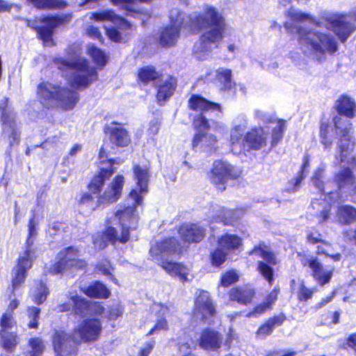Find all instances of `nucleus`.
<instances>
[{"mask_svg":"<svg viewBox=\"0 0 356 356\" xmlns=\"http://www.w3.org/2000/svg\"><path fill=\"white\" fill-rule=\"evenodd\" d=\"M134 176L137 181L139 189H133L127 198V207L124 210H118L115 217L118 219L121 225L122 232L118 235L114 227H108L103 234L97 233L93 235L92 240L95 248L102 250L107 246V241L111 243L120 242L125 243L129 239V232L135 229L138 222V215L136 207L142 202L140 193L147 191L149 180V172L146 166L136 165L134 168Z\"/></svg>","mask_w":356,"mask_h":356,"instance_id":"nucleus-1","label":"nucleus"},{"mask_svg":"<svg viewBox=\"0 0 356 356\" xmlns=\"http://www.w3.org/2000/svg\"><path fill=\"white\" fill-rule=\"evenodd\" d=\"M203 10L202 14L190 19L191 26L208 28L194 47V54L200 60L206 59L214 49L218 47L226 29L224 19L216 8L207 5Z\"/></svg>","mask_w":356,"mask_h":356,"instance_id":"nucleus-2","label":"nucleus"},{"mask_svg":"<svg viewBox=\"0 0 356 356\" xmlns=\"http://www.w3.org/2000/svg\"><path fill=\"white\" fill-rule=\"evenodd\" d=\"M323 178V170L320 168L314 172L312 178V183L324 195V200H314L312 203L314 209H316L317 212L319 211V213L317 214L318 223L325 222L330 217V204L326 203L325 199L328 198L330 201H332L334 198L337 200L339 195L337 193H334V191H337L339 188L353 185L355 180L353 173L349 168L343 169L336 175L335 181L337 186L333 188L331 187V184H324Z\"/></svg>","mask_w":356,"mask_h":356,"instance_id":"nucleus-3","label":"nucleus"},{"mask_svg":"<svg viewBox=\"0 0 356 356\" xmlns=\"http://www.w3.org/2000/svg\"><path fill=\"white\" fill-rule=\"evenodd\" d=\"M114 172V170L101 167V172L95 176L89 185V191L96 195L98 205H108L118 201L121 197L124 179L122 175H117L113 181L103 189L104 181Z\"/></svg>","mask_w":356,"mask_h":356,"instance_id":"nucleus-4","label":"nucleus"},{"mask_svg":"<svg viewBox=\"0 0 356 356\" xmlns=\"http://www.w3.org/2000/svg\"><path fill=\"white\" fill-rule=\"evenodd\" d=\"M54 62L60 70L69 72L68 81L77 89L86 88L97 79L95 69L84 58L75 57L70 60L56 58Z\"/></svg>","mask_w":356,"mask_h":356,"instance_id":"nucleus-5","label":"nucleus"},{"mask_svg":"<svg viewBox=\"0 0 356 356\" xmlns=\"http://www.w3.org/2000/svg\"><path fill=\"white\" fill-rule=\"evenodd\" d=\"M37 94L41 104L44 106H56L64 111L74 108L79 99L76 92L49 82L39 84Z\"/></svg>","mask_w":356,"mask_h":356,"instance_id":"nucleus-6","label":"nucleus"},{"mask_svg":"<svg viewBox=\"0 0 356 356\" xmlns=\"http://www.w3.org/2000/svg\"><path fill=\"white\" fill-rule=\"evenodd\" d=\"M299 44L305 53L312 51L317 55L332 54L337 50L334 37L330 33L298 29Z\"/></svg>","mask_w":356,"mask_h":356,"instance_id":"nucleus-7","label":"nucleus"},{"mask_svg":"<svg viewBox=\"0 0 356 356\" xmlns=\"http://www.w3.org/2000/svg\"><path fill=\"white\" fill-rule=\"evenodd\" d=\"M333 121L336 134L338 136L336 159L341 162H346L351 165H355L356 160L353 154L355 141L350 135L351 124L349 120L341 116H336Z\"/></svg>","mask_w":356,"mask_h":356,"instance_id":"nucleus-8","label":"nucleus"},{"mask_svg":"<svg viewBox=\"0 0 356 356\" xmlns=\"http://www.w3.org/2000/svg\"><path fill=\"white\" fill-rule=\"evenodd\" d=\"M54 335L52 343L56 356H76L78 346L81 343H88L97 339L99 335Z\"/></svg>","mask_w":356,"mask_h":356,"instance_id":"nucleus-9","label":"nucleus"},{"mask_svg":"<svg viewBox=\"0 0 356 356\" xmlns=\"http://www.w3.org/2000/svg\"><path fill=\"white\" fill-rule=\"evenodd\" d=\"M79 257V250L76 248L68 247L62 250L58 254V261L51 268V273L56 275L67 270L83 268L86 264Z\"/></svg>","mask_w":356,"mask_h":356,"instance_id":"nucleus-10","label":"nucleus"},{"mask_svg":"<svg viewBox=\"0 0 356 356\" xmlns=\"http://www.w3.org/2000/svg\"><path fill=\"white\" fill-rule=\"evenodd\" d=\"M8 99L4 97L0 101V110L1 111V122L3 124V134L8 138L10 145L19 141L20 134L15 122V113L13 108L8 106Z\"/></svg>","mask_w":356,"mask_h":356,"instance_id":"nucleus-11","label":"nucleus"},{"mask_svg":"<svg viewBox=\"0 0 356 356\" xmlns=\"http://www.w3.org/2000/svg\"><path fill=\"white\" fill-rule=\"evenodd\" d=\"M241 175V171L229 163L216 161L211 172V182L220 191L225 189V184L229 179H236Z\"/></svg>","mask_w":356,"mask_h":356,"instance_id":"nucleus-12","label":"nucleus"},{"mask_svg":"<svg viewBox=\"0 0 356 356\" xmlns=\"http://www.w3.org/2000/svg\"><path fill=\"white\" fill-rule=\"evenodd\" d=\"M184 14L177 8H173L170 12L169 26L166 27L161 33L160 43L163 47L174 45L179 37L180 28L184 24Z\"/></svg>","mask_w":356,"mask_h":356,"instance_id":"nucleus-13","label":"nucleus"},{"mask_svg":"<svg viewBox=\"0 0 356 356\" xmlns=\"http://www.w3.org/2000/svg\"><path fill=\"white\" fill-rule=\"evenodd\" d=\"M324 19L327 22L328 28L333 29L342 42L347 40L355 29L350 16L328 13L325 15Z\"/></svg>","mask_w":356,"mask_h":356,"instance_id":"nucleus-14","label":"nucleus"},{"mask_svg":"<svg viewBox=\"0 0 356 356\" xmlns=\"http://www.w3.org/2000/svg\"><path fill=\"white\" fill-rule=\"evenodd\" d=\"M195 296L193 317L201 321H209L214 316L216 309L209 293L203 290H198Z\"/></svg>","mask_w":356,"mask_h":356,"instance_id":"nucleus-15","label":"nucleus"},{"mask_svg":"<svg viewBox=\"0 0 356 356\" xmlns=\"http://www.w3.org/2000/svg\"><path fill=\"white\" fill-rule=\"evenodd\" d=\"M300 262L304 266H308L311 268L312 277L320 286L330 282L333 270L325 269L317 258L304 256L300 259Z\"/></svg>","mask_w":356,"mask_h":356,"instance_id":"nucleus-16","label":"nucleus"},{"mask_svg":"<svg viewBox=\"0 0 356 356\" xmlns=\"http://www.w3.org/2000/svg\"><path fill=\"white\" fill-rule=\"evenodd\" d=\"M35 252L26 250L20 254L17 266L14 268L13 287L14 289L19 286L25 280L26 272L32 266Z\"/></svg>","mask_w":356,"mask_h":356,"instance_id":"nucleus-17","label":"nucleus"},{"mask_svg":"<svg viewBox=\"0 0 356 356\" xmlns=\"http://www.w3.org/2000/svg\"><path fill=\"white\" fill-rule=\"evenodd\" d=\"M177 86L175 78L169 74H157V104L161 106L173 95Z\"/></svg>","mask_w":356,"mask_h":356,"instance_id":"nucleus-18","label":"nucleus"},{"mask_svg":"<svg viewBox=\"0 0 356 356\" xmlns=\"http://www.w3.org/2000/svg\"><path fill=\"white\" fill-rule=\"evenodd\" d=\"M69 302H64L58 306L57 310L60 312L73 309L76 314L81 316L89 313L90 301L86 300L77 295L76 291H70L68 294Z\"/></svg>","mask_w":356,"mask_h":356,"instance_id":"nucleus-19","label":"nucleus"},{"mask_svg":"<svg viewBox=\"0 0 356 356\" xmlns=\"http://www.w3.org/2000/svg\"><path fill=\"white\" fill-rule=\"evenodd\" d=\"M42 22L44 25L40 27L34 26L30 22L28 23V26L37 31L40 38L45 45H51L54 30L61 23V19L56 16H51L43 18Z\"/></svg>","mask_w":356,"mask_h":356,"instance_id":"nucleus-20","label":"nucleus"},{"mask_svg":"<svg viewBox=\"0 0 356 356\" xmlns=\"http://www.w3.org/2000/svg\"><path fill=\"white\" fill-rule=\"evenodd\" d=\"M268 131L258 127L250 129L244 136L243 147L248 150H259L266 145Z\"/></svg>","mask_w":356,"mask_h":356,"instance_id":"nucleus-21","label":"nucleus"},{"mask_svg":"<svg viewBox=\"0 0 356 356\" xmlns=\"http://www.w3.org/2000/svg\"><path fill=\"white\" fill-rule=\"evenodd\" d=\"M179 234L184 243L200 241L204 230L196 224H184L179 229Z\"/></svg>","mask_w":356,"mask_h":356,"instance_id":"nucleus-22","label":"nucleus"},{"mask_svg":"<svg viewBox=\"0 0 356 356\" xmlns=\"http://www.w3.org/2000/svg\"><path fill=\"white\" fill-rule=\"evenodd\" d=\"M218 140L210 134L197 133L193 139V148L199 147L202 151L212 152L216 149Z\"/></svg>","mask_w":356,"mask_h":356,"instance_id":"nucleus-23","label":"nucleus"},{"mask_svg":"<svg viewBox=\"0 0 356 356\" xmlns=\"http://www.w3.org/2000/svg\"><path fill=\"white\" fill-rule=\"evenodd\" d=\"M90 20L97 22L109 21L115 24L129 27L130 24L122 17L116 15L111 10H105L101 12L90 13L88 14Z\"/></svg>","mask_w":356,"mask_h":356,"instance_id":"nucleus-24","label":"nucleus"},{"mask_svg":"<svg viewBox=\"0 0 356 356\" xmlns=\"http://www.w3.org/2000/svg\"><path fill=\"white\" fill-rule=\"evenodd\" d=\"M160 266L171 276H177L181 281L188 280L189 269L186 266L170 261H162Z\"/></svg>","mask_w":356,"mask_h":356,"instance_id":"nucleus-25","label":"nucleus"},{"mask_svg":"<svg viewBox=\"0 0 356 356\" xmlns=\"http://www.w3.org/2000/svg\"><path fill=\"white\" fill-rule=\"evenodd\" d=\"M254 295V290L249 286L232 289L229 292V298L232 300L244 305L250 302Z\"/></svg>","mask_w":356,"mask_h":356,"instance_id":"nucleus-26","label":"nucleus"},{"mask_svg":"<svg viewBox=\"0 0 356 356\" xmlns=\"http://www.w3.org/2000/svg\"><path fill=\"white\" fill-rule=\"evenodd\" d=\"M189 107L195 111H220V105L208 102L205 99L199 96L193 95L189 99Z\"/></svg>","mask_w":356,"mask_h":356,"instance_id":"nucleus-27","label":"nucleus"},{"mask_svg":"<svg viewBox=\"0 0 356 356\" xmlns=\"http://www.w3.org/2000/svg\"><path fill=\"white\" fill-rule=\"evenodd\" d=\"M218 245L229 253L242 245V239L236 234H225L219 238Z\"/></svg>","mask_w":356,"mask_h":356,"instance_id":"nucleus-28","label":"nucleus"},{"mask_svg":"<svg viewBox=\"0 0 356 356\" xmlns=\"http://www.w3.org/2000/svg\"><path fill=\"white\" fill-rule=\"evenodd\" d=\"M82 291L87 296L95 298H107L110 296V291L100 282H95L90 286L82 289Z\"/></svg>","mask_w":356,"mask_h":356,"instance_id":"nucleus-29","label":"nucleus"},{"mask_svg":"<svg viewBox=\"0 0 356 356\" xmlns=\"http://www.w3.org/2000/svg\"><path fill=\"white\" fill-rule=\"evenodd\" d=\"M110 140L118 147H125L130 143V138L126 129L122 127H115L111 129Z\"/></svg>","mask_w":356,"mask_h":356,"instance_id":"nucleus-30","label":"nucleus"},{"mask_svg":"<svg viewBox=\"0 0 356 356\" xmlns=\"http://www.w3.org/2000/svg\"><path fill=\"white\" fill-rule=\"evenodd\" d=\"M337 217L341 223H351L356 220V209L350 205H340L337 208Z\"/></svg>","mask_w":356,"mask_h":356,"instance_id":"nucleus-31","label":"nucleus"},{"mask_svg":"<svg viewBox=\"0 0 356 356\" xmlns=\"http://www.w3.org/2000/svg\"><path fill=\"white\" fill-rule=\"evenodd\" d=\"M30 294L32 300L35 303L40 305L46 300L49 291L46 285L40 282L35 283V285L31 288Z\"/></svg>","mask_w":356,"mask_h":356,"instance_id":"nucleus-32","label":"nucleus"},{"mask_svg":"<svg viewBox=\"0 0 356 356\" xmlns=\"http://www.w3.org/2000/svg\"><path fill=\"white\" fill-rule=\"evenodd\" d=\"M161 253L162 254V260L165 256L179 253L181 251V245L175 238H169L163 241L159 246Z\"/></svg>","mask_w":356,"mask_h":356,"instance_id":"nucleus-33","label":"nucleus"},{"mask_svg":"<svg viewBox=\"0 0 356 356\" xmlns=\"http://www.w3.org/2000/svg\"><path fill=\"white\" fill-rule=\"evenodd\" d=\"M355 108V102L348 97H342L338 102L337 110L339 113L348 118L354 116Z\"/></svg>","mask_w":356,"mask_h":356,"instance_id":"nucleus-34","label":"nucleus"},{"mask_svg":"<svg viewBox=\"0 0 356 356\" xmlns=\"http://www.w3.org/2000/svg\"><path fill=\"white\" fill-rule=\"evenodd\" d=\"M40 218L37 214L33 213L32 218L29 220L28 223V238L26 240V250H30L32 252L34 251L31 249L33 244L34 238L38 234V227L39 225Z\"/></svg>","mask_w":356,"mask_h":356,"instance_id":"nucleus-35","label":"nucleus"},{"mask_svg":"<svg viewBox=\"0 0 356 356\" xmlns=\"http://www.w3.org/2000/svg\"><path fill=\"white\" fill-rule=\"evenodd\" d=\"M221 340L219 335H201L200 346L207 350H214L220 348Z\"/></svg>","mask_w":356,"mask_h":356,"instance_id":"nucleus-36","label":"nucleus"},{"mask_svg":"<svg viewBox=\"0 0 356 356\" xmlns=\"http://www.w3.org/2000/svg\"><path fill=\"white\" fill-rule=\"evenodd\" d=\"M19 342L17 335H0V348L8 353H13Z\"/></svg>","mask_w":356,"mask_h":356,"instance_id":"nucleus-37","label":"nucleus"},{"mask_svg":"<svg viewBox=\"0 0 356 356\" xmlns=\"http://www.w3.org/2000/svg\"><path fill=\"white\" fill-rule=\"evenodd\" d=\"M28 345L31 348V350L26 352L27 356H42L45 346L40 338H30L28 341Z\"/></svg>","mask_w":356,"mask_h":356,"instance_id":"nucleus-38","label":"nucleus"},{"mask_svg":"<svg viewBox=\"0 0 356 356\" xmlns=\"http://www.w3.org/2000/svg\"><path fill=\"white\" fill-rule=\"evenodd\" d=\"M38 8L54 9L63 8L66 6L65 1L63 0H30Z\"/></svg>","mask_w":356,"mask_h":356,"instance_id":"nucleus-39","label":"nucleus"},{"mask_svg":"<svg viewBox=\"0 0 356 356\" xmlns=\"http://www.w3.org/2000/svg\"><path fill=\"white\" fill-rule=\"evenodd\" d=\"M101 328V323L98 319H88L83 323L79 334H99Z\"/></svg>","mask_w":356,"mask_h":356,"instance_id":"nucleus-40","label":"nucleus"},{"mask_svg":"<svg viewBox=\"0 0 356 356\" xmlns=\"http://www.w3.org/2000/svg\"><path fill=\"white\" fill-rule=\"evenodd\" d=\"M317 254H325L330 257L334 261H339L341 259V255L339 253H334L332 245L325 241H321L318 245Z\"/></svg>","mask_w":356,"mask_h":356,"instance_id":"nucleus-41","label":"nucleus"},{"mask_svg":"<svg viewBox=\"0 0 356 356\" xmlns=\"http://www.w3.org/2000/svg\"><path fill=\"white\" fill-rule=\"evenodd\" d=\"M88 53L92 58L94 63L101 68L106 63V57L104 53L95 46H88Z\"/></svg>","mask_w":356,"mask_h":356,"instance_id":"nucleus-42","label":"nucleus"},{"mask_svg":"<svg viewBox=\"0 0 356 356\" xmlns=\"http://www.w3.org/2000/svg\"><path fill=\"white\" fill-rule=\"evenodd\" d=\"M138 79L146 84L156 79V70L154 66H146L141 68L138 72Z\"/></svg>","mask_w":356,"mask_h":356,"instance_id":"nucleus-43","label":"nucleus"},{"mask_svg":"<svg viewBox=\"0 0 356 356\" xmlns=\"http://www.w3.org/2000/svg\"><path fill=\"white\" fill-rule=\"evenodd\" d=\"M283 321L284 319L281 316L270 318L259 327L258 334H268V332H273L275 327L282 325Z\"/></svg>","mask_w":356,"mask_h":356,"instance_id":"nucleus-44","label":"nucleus"},{"mask_svg":"<svg viewBox=\"0 0 356 356\" xmlns=\"http://www.w3.org/2000/svg\"><path fill=\"white\" fill-rule=\"evenodd\" d=\"M216 76L225 88H229L232 86V70L223 67L218 69L216 72Z\"/></svg>","mask_w":356,"mask_h":356,"instance_id":"nucleus-45","label":"nucleus"},{"mask_svg":"<svg viewBox=\"0 0 356 356\" xmlns=\"http://www.w3.org/2000/svg\"><path fill=\"white\" fill-rule=\"evenodd\" d=\"M257 270L270 284L274 282L273 269L266 263L259 261L257 264Z\"/></svg>","mask_w":356,"mask_h":356,"instance_id":"nucleus-46","label":"nucleus"},{"mask_svg":"<svg viewBox=\"0 0 356 356\" xmlns=\"http://www.w3.org/2000/svg\"><path fill=\"white\" fill-rule=\"evenodd\" d=\"M285 127V122L284 120H279L277 122L272 134L271 143L273 146L276 145L282 140Z\"/></svg>","mask_w":356,"mask_h":356,"instance_id":"nucleus-47","label":"nucleus"},{"mask_svg":"<svg viewBox=\"0 0 356 356\" xmlns=\"http://www.w3.org/2000/svg\"><path fill=\"white\" fill-rule=\"evenodd\" d=\"M229 253L218 246V249L211 253V263L215 266H220L227 259Z\"/></svg>","mask_w":356,"mask_h":356,"instance_id":"nucleus-48","label":"nucleus"},{"mask_svg":"<svg viewBox=\"0 0 356 356\" xmlns=\"http://www.w3.org/2000/svg\"><path fill=\"white\" fill-rule=\"evenodd\" d=\"M330 127L327 124H323L321 127L320 136L321 142L326 149L330 148L332 141L330 135Z\"/></svg>","mask_w":356,"mask_h":356,"instance_id":"nucleus-49","label":"nucleus"},{"mask_svg":"<svg viewBox=\"0 0 356 356\" xmlns=\"http://www.w3.org/2000/svg\"><path fill=\"white\" fill-rule=\"evenodd\" d=\"M247 126H248L247 117L243 114H241V115H238L234 120L232 129L236 130L237 132H239L241 135H243L244 131L247 128Z\"/></svg>","mask_w":356,"mask_h":356,"instance_id":"nucleus-50","label":"nucleus"},{"mask_svg":"<svg viewBox=\"0 0 356 356\" xmlns=\"http://www.w3.org/2000/svg\"><path fill=\"white\" fill-rule=\"evenodd\" d=\"M40 309L36 307H29L27 314L29 320L28 326L30 328H35L38 327V320L39 318Z\"/></svg>","mask_w":356,"mask_h":356,"instance_id":"nucleus-51","label":"nucleus"},{"mask_svg":"<svg viewBox=\"0 0 356 356\" xmlns=\"http://www.w3.org/2000/svg\"><path fill=\"white\" fill-rule=\"evenodd\" d=\"M106 150V148L105 145H103L99 151V159L100 160L99 170H101V167H104L105 168H108L111 170H114L113 168V165L114 163V161L112 159L107 160L108 156H107Z\"/></svg>","mask_w":356,"mask_h":356,"instance_id":"nucleus-52","label":"nucleus"},{"mask_svg":"<svg viewBox=\"0 0 356 356\" xmlns=\"http://www.w3.org/2000/svg\"><path fill=\"white\" fill-rule=\"evenodd\" d=\"M315 289H309L302 283L298 292V298L301 301H307L312 298Z\"/></svg>","mask_w":356,"mask_h":356,"instance_id":"nucleus-53","label":"nucleus"},{"mask_svg":"<svg viewBox=\"0 0 356 356\" xmlns=\"http://www.w3.org/2000/svg\"><path fill=\"white\" fill-rule=\"evenodd\" d=\"M194 127L197 130V133H201L203 131L207 130L210 125L206 118L200 114L197 115L193 122Z\"/></svg>","mask_w":356,"mask_h":356,"instance_id":"nucleus-54","label":"nucleus"},{"mask_svg":"<svg viewBox=\"0 0 356 356\" xmlns=\"http://www.w3.org/2000/svg\"><path fill=\"white\" fill-rule=\"evenodd\" d=\"M238 280V275L234 270H229L222 275L221 277V285L228 286Z\"/></svg>","mask_w":356,"mask_h":356,"instance_id":"nucleus-55","label":"nucleus"},{"mask_svg":"<svg viewBox=\"0 0 356 356\" xmlns=\"http://www.w3.org/2000/svg\"><path fill=\"white\" fill-rule=\"evenodd\" d=\"M113 4L121 6L123 9L127 11H133L131 6L132 4H135L136 2H147L149 0H110Z\"/></svg>","mask_w":356,"mask_h":356,"instance_id":"nucleus-56","label":"nucleus"},{"mask_svg":"<svg viewBox=\"0 0 356 356\" xmlns=\"http://www.w3.org/2000/svg\"><path fill=\"white\" fill-rule=\"evenodd\" d=\"M122 313V307L119 304H116L111 307L108 311L106 312V314H105L104 317L109 320H114L120 316Z\"/></svg>","mask_w":356,"mask_h":356,"instance_id":"nucleus-57","label":"nucleus"},{"mask_svg":"<svg viewBox=\"0 0 356 356\" xmlns=\"http://www.w3.org/2000/svg\"><path fill=\"white\" fill-rule=\"evenodd\" d=\"M15 321L11 312H6L3 314L0 321V325L3 330L12 327Z\"/></svg>","mask_w":356,"mask_h":356,"instance_id":"nucleus-58","label":"nucleus"},{"mask_svg":"<svg viewBox=\"0 0 356 356\" xmlns=\"http://www.w3.org/2000/svg\"><path fill=\"white\" fill-rule=\"evenodd\" d=\"M288 15L294 22H304L310 18L308 15L294 8H291L288 11Z\"/></svg>","mask_w":356,"mask_h":356,"instance_id":"nucleus-59","label":"nucleus"},{"mask_svg":"<svg viewBox=\"0 0 356 356\" xmlns=\"http://www.w3.org/2000/svg\"><path fill=\"white\" fill-rule=\"evenodd\" d=\"M270 309L268 308V303H261L257 306H256L252 311L250 312L247 316L249 318H257L264 314L266 311Z\"/></svg>","mask_w":356,"mask_h":356,"instance_id":"nucleus-60","label":"nucleus"},{"mask_svg":"<svg viewBox=\"0 0 356 356\" xmlns=\"http://www.w3.org/2000/svg\"><path fill=\"white\" fill-rule=\"evenodd\" d=\"M80 203L88 205L91 209H95L102 205H98L97 200L95 201L92 195L89 193H84L81 199Z\"/></svg>","mask_w":356,"mask_h":356,"instance_id":"nucleus-61","label":"nucleus"},{"mask_svg":"<svg viewBox=\"0 0 356 356\" xmlns=\"http://www.w3.org/2000/svg\"><path fill=\"white\" fill-rule=\"evenodd\" d=\"M86 34L92 39L97 40L101 42L102 41V35L99 28L90 25L86 27Z\"/></svg>","mask_w":356,"mask_h":356,"instance_id":"nucleus-62","label":"nucleus"},{"mask_svg":"<svg viewBox=\"0 0 356 356\" xmlns=\"http://www.w3.org/2000/svg\"><path fill=\"white\" fill-rule=\"evenodd\" d=\"M220 214L216 218V222H222L223 225H227L232 223V220L229 219L232 215V211H220Z\"/></svg>","mask_w":356,"mask_h":356,"instance_id":"nucleus-63","label":"nucleus"},{"mask_svg":"<svg viewBox=\"0 0 356 356\" xmlns=\"http://www.w3.org/2000/svg\"><path fill=\"white\" fill-rule=\"evenodd\" d=\"M262 259L271 265H276L277 264V259L275 254L270 250L268 246H266Z\"/></svg>","mask_w":356,"mask_h":356,"instance_id":"nucleus-64","label":"nucleus"}]
</instances>
